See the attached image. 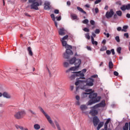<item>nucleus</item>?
I'll return each mask as SVG.
<instances>
[{
    "mask_svg": "<svg viewBox=\"0 0 130 130\" xmlns=\"http://www.w3.org/2000/svg\"><path fill=\"white\" fill-rule=\"evenodd\" d=\"M111 52H112V54H113V55H114V54H115V52L114 51V49H112L111 50Z\"/></svg>",
    "mask_w": 130,
    "mask_h": 130,
    "instance_id": "nucleus-49",
    "label": "nucleus"
},
{
    "mask_svg": "<svg viewBox=\"0 0 130 130\" xmlns=\"http://www.w3.org/2000/svg\"><path fill=\"white\" fill-rule=\"evenodd\" d=\"M3 96L4 98H7V99H10L11 98V95L7 92H4L3 93Z\"/></svg>",
    "mask_w": 130,
    "mask_h": 130,
    "instance_id": "nucleus-14",
    "label": "nucleus"
},
{
    "mask_svg": "<svg viewBox=\"0 0 130 130\" xmlns=\"http://www.w3.org/2000/svg\"><path fill=\"white\" fill-rule=\"evenodd\" d=\"M28 111L29 112H30V113H31V114H34V115H36V113H35V112L33 111L31 109H29L28 110Z\"/></svg>",
    "mask_w": 130,
    "mask_h": 130,
    "instance_id": "nucleus-40",
    "label": "nucleus"
},
{
    "mask_svg": "<svg viewBox=\"0 0 130 130\" xmlns=\"http://www.w3.org/2000/svg\"><path fill=\"white\" fill-rule=\"evenodd\" d=\"M109 69H112V68H113V63H112L111 61L109 62Z\"/></svg>",
    "mask_w": 130,
    "mask_h": 130,
    "instance_id": "nucleus-27",
    "label": "nucleus"
},
{
    "mask_svg": "<svg viewBox=\"0 0 130 130\" xmlns=\"http://www.w3.org/2000/svg\"><path fill=\"white\" fill-rule=\"evenodd\" d=\"M67 4L68 6H70L71 5V2L70 1H68L67 2Z\"/></svg>",
    "mask_w": 130,
    "mask_h": 130,
    "instance_id": "nucleus-61",
    "label": "nucleus"
},
{
    "mask_svg": "<svg viewBox=\"0 0 130 130\" xmlns=\"http://www.w3.org/2000/svg\"><path fill=\"white\" fill-rule=\"evenodd\" d=\"M114 76H118V72L116 71L114 72Z\"/></svg>",
    "mask_w": 130,
    "mask_h": 130,
    "instance_id": "nucleus-57",
    "label": "nucleus"
},
{
    "mask_svg": "<svg viewBox=\"0 0 130 130\" xmlns=\"http://www.w3.org/2000/svg\"><path fill=\"white\" fill-rule=\"evenodd\" d=\"M15 127L17 129H19V128H20V129H21V130L23 129V126H20L19 125H15Z\"/></svg>",
    "mask_w": 130,
    "mask_h": 130,
    "instance_id": "nucleus-32",
    "label": "nucleus"
},
{
    "mask_svg": "<svg viewBox=\"0 0 130 130\" xmlns=\"http://www.w3.org/2000/svg\"><path fill=\"white\" fill-rule=\"evenodd\" d=\"M64 31H65V30H64V28H60L59 29V34L60 35H61V36H62V35H64Z\"/></svg>",
    "mask_w": 130,
    "mask_h": 130,
    "instance_id": "nucleus-15",
    "label": "nucleus"
},
{
    "mask_svg": "<svg viewBox=\"0 0 130 130\" xmlns=\"http://www.w3.org/2000/svg\"><path fill=\"white\" fill-rule=\"evenodd\" d=\"M91 43L95 46L98 45V42L94 40V38L91 37Z\"/></svg>",
    "mask_w": 130,
    "mask_h": 130,
    "instance_id": "nucleus-21",
    "label": "nucleus"
},
{
    "mask_svg": "<svg viewBox=\"0 0 130 130\" xmlns=\"http://www.w3.org/2000/svg\"><path fill=\"white\" fill-rule=\"evenodd\" d=\"M101 2H102V0H96L94 2V5H98V4H100Z\"/></svg>",
    "mask_w": 130,
    "mask_h": 130,
    "instance_id": "nucleus-39",
    "label": "nucleus"
},
{
    "mask_svg": "<svg viewBox=\"0 0 130 130\" xmlns=\"http://www.w3.org/2000/svg\"><path fill=\"white\" fill-rule=\"evenodd\" d=\"M27 51L28 52L29 55H30V56H32V55H33V52H32V50L31 49V47H28L27 48Z\"/></svg>",
    "mask_w": 130,
    "mask_h": 130,
    "instance_id": "nucleus-20",
    "label": "nucleus"
},
{
    "mask_svg": "<svg viewBox=\"0 0 130 130\" xmlns=\"http://www.w3.org/2000/svg\"><path fill=\"white\" fill-rule=\"evenodd\" d=\"M68 38H69V36L66 35V36H64L63 37V38L61 39V41H64V40H67V39H68Z\"/></svg>",
    "mask_w": 130,
    "mask_h": 130,
    "instance_id": "nucleus-30",
    "label": "nucleus"
},
{
    "mask_svg": "<svg viewBox=\"0 0 130 130\" xmlns=\"http://www.w3.org/2000/svg\"><path fill=\"white\" fill-rule=\"evenodd\" d=\"M81 104L80 103V102L79 101H77L76 102V105H80Z\"/></svg>",
    "mask_w": 130,
    "mask_h": 130,
    "instance_id": "nucleus-58",
    "label": "nucleus"
},
{
    "mask_svg": "<svg viewBox=\"0 0 130 130\" xmlns=\"http://www.w3.org/2000/svg\"><path fill=\"white\" fill-rule=\"evenodd\" d=\"M126 18H128V19L130 18V14L127 13L126 15Z\"/></svg>",
    "mask_w": 130,
    "mask_h": 130,
    "instance_id": "nucleus-59",
    "label": "nucleus"
},
{
    "mask_svg": "<svg viewBox=\"0 0 130 130\" xmlns=\"http://www.w3.org/2000/svg\"><path fill=\"white\" fill-rule=\"evenodd\" d=\"M87 108H88V107H87V106L86 105H82L80 106V109L82 111H85V110H86V109H87Z\"/></svg>",
    "mask_w": 130,
    "mask_h": 130,
    "instance_id": "nucleus-18",
    "label": "nucleus"
},
{
    "mask_svg": "<svg viewBox=\"0 0 130 130\" xmlns=\"http://www.w3.org/2000/svg\"><path fill=\"white\" fill-rule=\"evenodd\" d=\"M44 6L45 10H50V2L48 1L45 2Z\"/></svg>",
    "mask_w": 130,
    "mask_h": 130,
    "instance_id": "nucleus-12",
    "label": "nucleus"
},
{
    "mask_svg": "<svg viewBox=\"0 0 130 130\" xmlns=\"http://www.w3.org/2000/svg\"><path fill=\"white\" fill-rule=\"evenodd\" d=\"M102 43L104 45H105L106 44V40L104 39L102 41Z\"/></svg>",
    "mask_w": 130,
    "mask_h": 130,
    "instance_id": "nucleus-53",
    "label": "nucleus"
},
{
    "mask_svg": "<svg viewBox=\"0 0 130 130\" xmlns=\"http://www.w3.org/2000/svg\"><path fill=\"white\" fill-rule=\"evenodd\" d=\"M116 50H117V52L119 54H120V53H121V47H118L117 48Z\"/></svg>",
    "mask_w": 130,
    "mask_h": 130,
    "instance_id": "nucleus-28",
    "label": "nucleus"
},
{
    "mask_svg": "<svg viewBox=\"0 0 130 130\" xmlns=\"http://www.w3.org/2000/svg\"><path fill=\"white\" fill-rule=\"evenodd\" d=\"M77 9L79 11V12H81V13H83V14H87L86 11H84V10H83V9L81 8V7H77Z\"/></svg>",
    "mask_w": 130,
    "mask_h": 130,
    "instance_id": "nucleus-22",
    "label": "nucleus"
},
{
    "mask_svg": "<svg viewBox=\"0 0 130 130\" xmlns=\"http://www.w3.org/2000/svg\"><path fill=\"white\" fill-rule=\"evenodd\" d=\"M106 53H107V54H108V55H110V54H111V51H110L109 50H107L106 51Z\"/></svg>",
    "mask_w": 130,
    "mask_h": 130,
    "instance_id": "nucleus-46",
    "label": "nucleus"
},
{
    "mask_svg": "<svg viewBox=\"0 0 130 130\" xmlns=\"http://www.w3.org/2000/svg\"><path fill=\"white\" fill-rule=\"evenodd\" d=\"M25 15L27 17H31V15H30L28 13H25Z\"/></svg>",
    "mask_w": 130,
    "mask_h": 130,
    "instance_id": "nucleus-64",
    "label": "nucleus"
},
{
    "mask_svg": "<svg viewBox=\"0 0 130 130\" xmlns=\"http://www.w3.org/2000/svg\"><path fill=\"white\" fill-rule=\"evenodd\" d=\"M59 13V11L57 9H56L54 10V13L55 14H58Z\"/></svg>",
    "mask_w": 130,
    "mask_h": 130,
    "instance_id": "nucleus-55",
    "label": "nucleus"
},
{
    "mask_svg": "<svg viewBox=\"0 0 130 130\" xmlns=\"http://www.w3.org/2000/svg\"><path fill=\"white\" fill-rule=\"evenodd\" d=\"M73 74H74L70 77L71 80H74V79L76 78V77H80L79 78H77L76 82L78 80H80V79H82V80H85L86 79V78H85V74L82 73L81 72H74Z\"/></svg>",
    "mask_w": 130,
    "mask_h": 130,
    "instance_id": "nucleus-5",
    "label": "nucleus"
},
{
    "mask_svg": "<svg viewBox=\"0 0 130 130\" xmlns=\"http://www.w3.org/2000/svg\"><path fill=\"white\" fill-rule=\"evenodd\" d=\"M87 49L88 50H92V49H91V47H89V46L87 47Z\"/></svg>",
    "mask_w": 130,
    "mask_h": 130,
    "instance_id": "nucleus-62",
    "label": "nucleus"
},
{
    "mask_svg": "<svg viewBox=\"0 0 130 130\" xmlns=\"http://www.w3.org/2000/svg\"><path fill=\"white\" fill-rule=\"evenodd\" d=\"M94 33L95 34H99V33H100V29H96L95 31H94Z\"/></svg>",
    "mask_w": 130,
    "mask_h": 130,
    "instance_id": "nucleus-41",
    "label": "nucleus"
},
{
    "mask_svg": "<svg viewBox=\"0 0 130 130\" xmlns=\"http://www.w3.org/2000/svg\"><path fill=\"white\" fill-rule=\"evenodd\" d=\"M104 125V122H100L99 124L98 125L97 129L100 130L101 127H102Z\"/></svg>",
    "mask_w": 130,
    "mask_h": 130,
    "instance_id": "nucleus-19",
    "label": "nucleus"
},
{
    "mask_svg": "<svg viewBox=\"0 0 130 130\" xmlns=\"http://www.w3.org/2000/svg\"><path fill=\"white\" fill-rule=\"evenodd\" d=\"M75 98H76V100H77V101H80V96L79 95H76Z\"/></svg>",
    "mask_w": 130,
    "mask_h": 130,
    "instance_id": "nucleus-54",
    "label": "nucleus"
},
{
    "mask_svg": "<svg viewBox=\"0 0 130 130\" xmlns=\"http://www.w3.org/2000/svg\"><path fill=\"white\" fill-rule=\"evenodd\" d=\"M107 49V48L106 46H103L100 49V51H105Z\"/></svg>",
    "mask_w": 130,
    "mask_h": 130,
    "instance_id": "nucleus-29",
    "label": "nucleus"
},
{
    "mask_svg": "<svg viewBox=\"0 0 130 130\" xmlns=\"http://www.w3.org/2000/svg\"><path fill=\"white\" fill-rule=\"evenodd\" d=\"M94 79L89 78L86 80H82L77 79V81L75 82L76 86H78L81 84H84L86 83V86H89V87H92L94 85Z\"/></svg>",
    "mask_w": 130,
    "mask_h": 130,
    "instance_id": "nucleus-4",
    "label": "nucleus"
},
{
    "mask_svg": "<svg viewBox=\"0 0 130 130\" xmlns=\"http://www.w3.org/2000/svg\"><path fill=\"white\" fill-rule=\"evenodd\" d=\"M100 121V120L99 119V118H98V117L94 116L93 118V123L94 126H97Z\"/></svg>",
    "mask_w": 130,
    "mask_h": 130,
    "instance_id": "nucleus-10",
    "label": "nucleus"
},
{
    "mask_svg": "<svg viewBox=\"0 0 130 130\" xmlns=\"http://www.w3.org/2000/svg\"><path fill=\"white\" fill-rule=\"evenodd\" d=\"M128 124H129V130H130V121L129 123H125V125L123 127V130H128Z\"/></svg>",
    "mask_w": 130,
    "mask_h": 130,
    "instance_id": "nucleus-13",
    "label": "nucleus"
},
{
    "mask_svg": "<svg viewBox=\"0 0 130 130\" xmlns=\"http://www.w3.org/2000/svg\"><path fill=\"white\" fill-rule=\"evenodd\" d=\"M86 8H90V5L89 4H86L85 5Z\"/></svg>",
    "mask_w": 130,
    "mask_h": 130,
    "instance_id": "nucleus-63",
    "label": "nucleus"
},
{
    "mask_svg": "<svg viewBox=\"0 0 130 130\" xmlns=\"http://www.w3.org/2000/svg\"><path fill=\"white\" fill-rule=\"evenodd\" d=\"M38 109L40 110V111H41L42 113H43V114L45 116V117L47 118V119L48 121L49 122V123H50V124H53V122L52 121V120H51V118H50V116H49V115H48V114H47L46 113V112H45V111H44V110H43L42 107L39 106V107H38Z\"/></svg>",
    "mask_w": 130,
    "mask_h": 130,
    "instance_id": "nucleus-7",
    "label": "nucleus"
},
{
    "mask_svg": "<svg viewBox=\"0 0 130 130\" xmlns=\"http://www.w3.org/2000/svg\"><path fill=\"white\" fill-rule=\"evenodd\" d=\"M85 37L86 38V39H88V40H89L90 39V35H89V33L86 34L85 35Z\"/></svg>",
    "mask_w": 130,
    "mask_h": 130,
    "instance_id": "nucleus-31",
    "label": "nucleus"
},
{
    "mask_svg": "<svg viewBox=\"0 0 130 130\" xmlns=\"http://www.w3.org/2000/svg\"><path fill=\"white\" fill-rule=\"evenodd\" d=\"M48 73L49 74L50 77H52L53 75L54 74V73H55V70L53 69V70H49V69H48Z\"/></svg>",
    "mask_w": 130,
    "mask_h": 130,
    "instance_id": "nucleus-17",
    "label": "nucleus"
},
{
    "mask_svg": "<svg viewBox=\"0 0 130 130\" xmlns=\"http://www.w3.org/2000/svg\"><path fill=\"white\" fill-rule=\"evenodd\" d=\"M81 72L82 73V74H85V73H86V72H87V70L86 69H83L81 71H79Z\"/></svg>",
    "mask_w": 130,
    "mask_h": 130,
    "instance_id": "nucleus-44",
    "label": "nucleus"
},
{
    "mask_svg": "<svg viewBox=\"0 0 130 130\" xmlns=\"http://www.w3.org/2000/svg\"><path fill=\"white\" fill-rule=\"evenodd\" d=\"M62 43V46L66 48V52L63 54L64 58H66L67 59H69L71 56L74 54V52L72 51V46H70L68 45V43L66 41H61Z\"/></svg>",
    "mask_w": 130,
    "mask_h": 130,
    "instance_id": "nucleus-3",
    "label": "nucleus"
},
{
    "mask_svg": "<svg viewBox=\"0 0 130 130\" xmlns=\"http://www.w3.org/2000/svg\"><path fill=\"white\" fill-rule=\"evenodd\" d=\"M110 120H111L110 118L107 119L105 123H107V124H108L109 123V122H110Z\"/></svg>",
    "mask_w": 130,
    "mask_h": 130,
    "instance_id": "nucleus-51",
    "label": "nucleus"
},
{
    "mask_svg": "<svg viewBox=\"0 0 130 130\" xmlns=\"http://www.w3.org/2000/svg\"><path fill=\"white\" fill-rule=\"evenodd\" d=\"M85 92H92V89H87L85 90Z\"/></svg>",
    "mask_w": 130,
    "mask_h": 130,
    "instance_id": "nucleus-56",
    "label": "nucleus"
},
{
    "mask_svg": "<svg viewBox=\"0 0 130 130\" xmlns=\"http://www.w3.org/2000/svg\"><path fill=\"white\" fill-rule=\"evenodd\" d=\"M54 24H55V26L56 27V28H57V22H56V21H54Z\"/></svg>",
    "mask_w": 130,
    "mask_h": 130,
    "instance_id": "nucleus-60",
    "label": "nucleus"
},
{
    "mask_svg": "<svg viewBox=\"0 0 130 130\" xmlns=\"http://www.w3.org/2000/svg\"><path fill=\"white\" fill-rule=\"evenodd\" d=\"M92 11L93 13H94V11H95V14H98V13H99V9H98V8H95V9H94V8H93L92 9Z\"/></svg>",
    "mask_w": 130,
    "mask_h": 130,
    "instance_id": "nucleus-26",
    "label": "nucleus"
},
{
    "mask_svg": "<svg viewBox=\"0 0 130 130\" xmlns=\"http://www.w3.org/2000/svg\"><path fill=\"white\" fill-rule=\"evenodd\" d=\"M24 115H26V112L24 110H21L15 113L14 117H15L16 119H21L24 117Z\"/></svg>",
    "mask_w": 130,
    "mask_h": 130,
    "instance_id": "nucleus-6",
    "label": "nucleus"
},
{
    "mask_svg": "<svg viewBox=\"0 0 130 130\" xmlns=\"http://www.w3.org/2000/svg\"><path fill=\"white\" fill-rule=\"evenodd\" d=\"M90 23L91 24V25H95V21H94L93 20H91L90 21Z\"/></svg>",
    "mask_w": 130,
    "mask_h": 130,
    "instance_id": "nucleus-43",
    "label": "nucleus"
},
{
    "mask_svg": "<svg viewBox=\"0 0 130 130\" xmlns=\"http://www.w3.org/2000/svg\"><path fill=\"white\" fill-rule=\"evenodd\" d=\"M35 129L38 130L40 128V125L38 124H35L34 126Z\"/></svg>",
    "mask_w": 130,
    "mask_h": 130,
    "instance_id": "nucleus-24",
    "label": "nucleus"
},
{
    "mask_svg": "<svg viewBox=\"0 0 130 130\" xmlns=\"http://www.w3.org/2000/svg\"><path fill=\"white\" fill-rule=\"evenodd\" d=\"M87 95H89V99H90L87 104V105H92L99 102L101 100V96H98L97 93H94V91H91L89 93L83 92L82 93V98H85L87 97Z\"/></svg>",
    "mask_w": 130,
    "mask_h": 130,
    "instance_id": "nucleus-1",
    "label": "nucleus"
},
{
    "mask_svg": "<svg viewBox=\"0 0 130 130\" xmlns=\"http://www.w3.org/2000/svg\"><path fill=\"white\" fill-rule=\"evenodd\" d=\"M128 28V26L124 25L123 26V28L122 29V32H126L127 29Z\"/></svg>",
    "mask_w": 130,
    "mask_h": 130,
    "instance_id": "nucleus-23",
    "label": "nucleus"
},
{
    "mask_svg": "<svg viewBox=\"0 0 130 130\" xmlns=\"http://www.w3.org/2000/svg\"><path fill=\"white\" fill-rule=\"evenodd\" d=\"M50 16L53 21H55V17L54 16V14H51Z\"/></svg>",
    "mask_w": 130,
    "mask_h": 130,
    "instance_id": "nucleus-37",
    "label": "nucleus"
},
{
    "mask_svg": "<svg viewBox=\"0 0 130 130\" xmlns=\"http://www.w3.org/2000/svg\"><path fill=\"white\" fill-rule=\"evenodd\" d=\"M116 14L117 16H119V17H121L122 15V12H121V11L119 10L116 12Z\"/></svg>",
    "mask_w": 130,
    "mask_h": 130,
    "instance_id": "nucleus-25",
    "label": "nucleus"
},
{
    "mask_svg": "<svg viewBox=\"0 0 130 130\" xmlns=\"http://www.w3.org/2000/svg\"><path fill=\"white\" fill-rule=\"evenodd\" d=\"M115 4L117 6H121V2L120 1H118L116 2Z\"/></svg>",
    "mask_w": 130,
    "mask_h": 130,
    "instance_id": "nucleus-38",
    "label": "nucleus"
},
{
    "mask_svg": "<svg viewBox=\"0 0 130 130\" xmlns=\"http://www.w3.org/2000/svg\"><path fill=\"white\" fill-rule=\"evenodd\" d=\"M124 37H126V38H128V37H129L128 33L124 34Z\"/></svg>",
    "mask_w": 130,
    "mask_h": 130,
    "instance_id": "nucleus-50",
    "label": "nucleus"
},
{
    "mask_svg": "<svg viewBox=\"0 0 130 130\" xmlns=\"http://www.w3.org/2000/svg\"><path fill=\"white\" fill-rule=\"evenodd\" d=\"M90 78L91 79L92 78H98V75L97 74H95V75H92Z\"/></svg>",
    "mask_w": 130,
    "mask_h": 130,
    "instance_id": "nucleus-48",
    "label": "nucleus"
},
{
    "mask_svg": "<svg viewBox=\"0 0 130 130\" xmlns=\"http://www.w3.org/2000/svg\"><path fill=\"white\" fill-rule=\"evenodd\" d=\"M69 63L70 64H75V67H72L66 71V73H69L70 71H78V69L80 68L82 61L80 59H77L75 57L71 58L69 60Z\"/></svg>",
    "mask_w": 130,
    "mask_h": 130,
    "instance_id": "nucleus-2",
    "label": "nucleus"
},
{
    "mask_svg": "<svg viewBox=\"0 0 130 130\" xmlns=\"http://www.w3.org/2000/svg\"><path fill=\"white\" fill-rule=\"evenodd\" d=\"M91 108L92 109L89 112V114H90V115H92V116H95V115H97L98 114V111H97V110L96 109L98 108L97 107L94 108V106H93Z\"/></svg>",
    "mask_w": 130,
    "mask_h": 130,
    "instance_id": "nucleus-8",
    "label": "nucleus"
},
{
    "mask_svg": "<svg viewBox=\"0 0 130 130\" xmlns=\"http://www.w3.org/2000/svg\"><path fill=\"white\" fill-rule=\"evenodd\" d=\"M115 39L117 42H120V39H119V36H116Z\"/></svg>",
    "mask_w": 130,
    "mask_h": 130,
    "instance_id": "nucleus-34",
    "label": "nucleus"
},
{
    "mask_svg": "<svg viewBox=\"0 0 130 130\" xmlns=\"http://www.w3.org/2000/svg\"><path fill=\"white\" fill-rule=\"evenodd\" d=\"M83 31H84V32H89L90 30L89 29V28L85 27L84 28H83Z\"/></svg>",
    "mask_w": 130,
    "mask_h": 130,
    "instance_id": "nucleus-42",
    "label": "nucleus"
},
{
    "mask_svg": "<svg viewBox=\"0 0 130 130\" xmlns=\"http://www.w3.org/2000/svg\"><path fill=\"white\" fill-rule=\"evenodd\" d=\"M83 24H88L89 23V20L88 19H84L82 21Z\"/></svg>",
    "mask_w": 130,
    "mask_h": 130,
    "instance_id": "nucleus-36",
    "label": "nucleus"
},
{
    "mask_svg": "<svg viewBox=\"0 0 130 130\" xmlns=\"http://www.w3.org/2000/svg\"><path fill=\"white\" fill-rule=\"evenodd\" d=\"M126 7V10H130V4H127V5H125Z\"/></svg>",
    "mask_w": 130,
    "mask_h": 130,
    "instance_id": "nucleus-47",
    "label": "nucleus"
},
{
    "mask_svg": "<svg viewBox=\"0 0 130 130\" xmlns=\"http://www.w3.org/2000/svg\"><path fill=\"white\" fill-rule=\"evenodd\" d=\"M71 17L72 20H79V18H78V16L75 14H71Z\"/></svg>",
    "mask_w": 130,
    "mask_h": 130,
    "instance_id": "nucleus-16",
    "label": "nucleus"
},
{
    "mask_svg": "<svg viewBox=\"0 0 130 130\" xmlns=\"http://www.w3.org/2000/svg\"><path fill=\"white\" fill-rule=\"evenodd\" d=\"M114 15V12L112 9H111L109 12H107L106 13V18L107 19H110V18H112V16Z\"/></svg>",
    "mask_w": 130,
    "mask_h": 130,
    "instance_id": "nucleus-9",
    "label": "nucleus"
},
{
    "mask_svg": "<svg viewBox=\"0 0 130 130\" xmlns=\"http://www.w3.org/2000/svg\"><path fill=\"white\" fill-rule=\"evenodd\" d=\"M117 31H122V29L121 28V27H118L117 28Z\"/></svg>",
    "mask_w": 130,
    "mask_h": 130,
    "instance_id": "nucleus-52",
    "label": "nucleus"
},
{
    "mask_svg": "<svg viewBox=\"0 0 130 130\" xmlns=\"http://www.w3.org/2000/svg\"><path fill=\"white\" fill-rule=\"evenodd\" d=\"M55 18L56 19L57 21H60L61 20V16L56 17Z\"/></svg>",
    "mask_w": 130,
    "mask_h": 130,
    "instance_id": "nucleus-45",
    "label": "nucleus"
},
{
    "mask_svg": "<svg viewBox=\"0 0 130 130\" xmlns=\"http://www.w3.org/2000/svg\"><path fill=\"white\" fill-rule=\"evenodd\" d=\"M63 66H64V68H68L69 67V66H70V64H69V62H64L63 63Z\"/></svg>",
    "mask_w": 130,
    "mask_h": 130,
    "instance_id": "nucleus-35",
    "label": "nucleus"
},
{
    "mask_svg": "<svg viewBox=\"0 0 130 130\" xmlns=\"http://www.w3.org/2000/svg\"><path fill=\"white\" fill-rule=\"evenodd\" d=\"M121 11H125V10H126V8L125 5H123L120 8Z\"/></svg>",
    "mask_w": 130,
    "mask_h": 130,
    "instance_id": "nucleus-33",
    "label": "nucleus"
},
{
    "mask_svg": "<svg viewBox=\"0 0 130 130\" xmlns=\"http://www.w3.org/2000/svg\"><path fill=\"white\" fill-rule=\"evenodd\" d=\"M106 105L105 101H103L100 104H98L94 106V108L96 107L97 108H99V107H105Z\"/></svg>",
    "mask_w": 130,
    "mask_h": 130,
    "instance_id": "nucleus-11",
    "label": "nucleus"
}]
</instances>
